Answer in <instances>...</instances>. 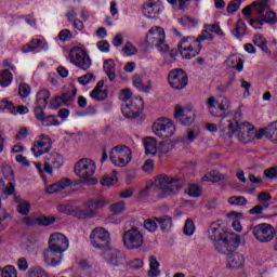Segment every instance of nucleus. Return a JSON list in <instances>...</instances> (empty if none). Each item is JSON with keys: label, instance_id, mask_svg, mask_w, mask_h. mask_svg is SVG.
Returning a JSON list of instances; mask_svg holds the SVG:
<instances>
[{"label": "nucleus", "instance_id": "obj_11", "mask_svg": "<svg viewBox=\"0 0 277 277\" xmlns=\"http://www.w3.org/2000/svg\"><path fill=\"white\" fill-rule=\"evenodd\" d=\"M239 236L232 234L217 242H214V248L219 254H233V252H235V250H237L239 247Z\"/></svg>", "mask_w": 277, "mask_h": 277}, {"label": "nucleus", "instance_id": "obj_40", "mask_svg": "<svg viewBox=\"0 0 277 277\" xmlns=\"http://www.w3.org/2000/svg\"><path fill=\"white\" fill-rule=\"evenodd\" d=\"M174 148V142L167 140L161 141L158 146V153H161V155H168L170 150Z\"/></svg>", "mask_w": 277, "mask_h": 277}, {"label": "nucleus", "instance_id": "obj_19", "mask_svg": "<svg viewBox=\"0 0 277 277\" xmlns=\"http://www.w3.org/2000/svg\"><path fill=\"white\" fill-rule=\"evenodd\" d=\"M161 13V2L159 0H148L143 4V14L146 18H157Z\"/></svg>", "mask_w": 277, "mask_h": 277}, {"label": "nucleus", "instance_id": "obj_51", "mask_svg": "<svg viewBox=\"0 0 277 277\" xmlns=\"http://www.w3.org/2000/svg\"><path fill=\"white\" fill-rule=\"evenodd\" d=\"M91 98H94L95 101H105L107 98V92L98 89H94L90 93Z\"/></svg>", "mask_w": 277, "mask_h": 277}, {"label": "nucleus", "instance_id": "obj_18", "mask_svg": "<svg viewBox=\"0 0 277 277\" xmlns=\"http://www.w3.org/2000/svg\"><path fill=\"white\" fill-rule=\"evenodd\" d=\"M208 235L211 241H214V243H217V241H221L222 239H224V237H228L233 234H229L228 232H226L219 222H212L208 229Z\"/></svg>", "mask_w": 277, "mask_h": 277}, {"label": "nucleus", "instance_id": "obj_21", "mask_svg": "<svg viewBox=\"0 0 277 277\" xmlns=\"http://www.w3.org/2000/svg\"><path fill=\"white\" fill-rule=\"evenodd\" d=\"M252 8H255L254 12L262 15L266 10H269V0L253 2L252 4L242 9V14H245V16H250V14H252Z\"/></svg>", "mask_w": 277, "mask_h": 277}, {"label": "nucleus", "instance_id": "obj_52", "mask_svg": "<svg viewBox=\"0 0 277 277\" xmlns=\"http://www.w3.org/2000/svg\"><path fill=\"white\" fill-rule=\"evenodd\" d=\"M21 98H27L31 94V88L27 83H21L18 88Z\"/></svg>", "mask_w": 277, "mask_h": 277}, {"label": "nucleus", "instance_id": "obj_3", "mask_svg": "<svg viewBox=\"0 0 277 277\" xmlns=\"http://www.w3.org/2000/svg\"><path fill=\"white\" fill-rule=\"evenodd\" d=\"M145 44L155 47L163 53L170 51V47L166 43V30L161 26H154L148 30L145 37Z\"/></svg>", "mask_w": 277, "mask_h": 277}, {"label": "nucleus", "instance_id": "obj_48", "mask_svg": "<svg viewBox=\"0 0 277 277\" xmlns=\"http://www.w3.org/2000/svg\"><path fill=\"white\" fill-rule=\"evenodd\" d=\"M57 211L65 215H75V213H77V211L72 210V206L64 203L57 205Z\"/></svg>", "mask_w": 277, "mask_h": 277}, {"label": "nucleus", "instance_id": "obj_1", "mask_svg": "<svg viewBox=\"0 0 277 277\" xmlns=\"http://www.w3.org/2000/svg\"><path fill=\"white\" fill-rule=\"evenodd\" d=\"M205 40H213V34L209 30H202L197 39H194V37L183 38L177 44V49L183 60L198 57L202 51V44H200V42H205Z\"/></svg>", "mask_w": 277, "mask_h": 277}, {"label": "nucleus", "instance_id": "obj_55", "mask_svg": "<svg viewBox=\"0 0 277 277\" xmlns=\"http://www.w3.org/2000/svg\"><path fill=\"white\" fill-rule=\"evenodd\" d=\"M144 228H146V230L149 233H155L158 228L157 222H155L153 219H147L144 221Z\"/></svg>", "mask_w": 277, "mask_h": 277}, {"label": "nucleus", "instance_id": "obj_33", "mask_svg": "<svg viewBox=\"0 0 277 277\" xmlns=\"http://www.w3.org/2000/svg\"><path fill=\"white\" fill-rule=\"evenodd\" d=\"M224 175L219 171H211L203 175L202 181L206 183H220V181H224Z\"/></svg>", "mask_w": 277, "mask_h": 277}, {"label": "nucleus", "instance_id": "obj_39", "mask_svg": "<svg viewBox=\"0 0 277 277\" xmlns=\"http://www.w3.org/2000/svg\"><path fill=\"white\" fill-rule=\"evenodd\" d=\"M116 183H118V172L117 171H113V173L110 175H105L101 180V185H104L106 187H109V185H116Z\"/></svg>", "mask_w": 277, "mask_h": 277}, {"label": "nucleus", "instance_id": "obj_64", "mask_svg": "<svg viewBox=\"0 0 277 277\" xmlns=\"http://www.w3.org/2000/svg\"><path fill=\"white\" fill-rule=\"evenodd\" d=\"M110 211L116 214L122 213L124 211V201H120V202L111 205Z\"/></svg>", "mask_w": 277, "mask_h": 277}, {"label": "nucleus", "instance_id": "obj_7", "mask_svg": "<svg viewBox=\"0 0 277 277\" xmlns=\"http://www.w3.org/2000/svg\"><path fill=\"white\" fill-rule=\"evenodd\" d=\"M131 148L126 145H117L111 148L109 159L117 168H124L131 163Z\"/></svg>", "mask_w": 277, "mask_h": 277}, {"label": "nucleus", "instance_id": "obj_6", "mask_svg": "<svg viewBox=\"0 0 277 277\" xmlns=\"http://www.w3.org/2000/svg\"><path fill=\"white\" fill-rule=\"evenodd\" d=\"M109 205V200L105 198L100 199H89L85 202V210L77 209L75 212V216L78 217V220H88L92 217H96L98 215V210L105 209Z\"/></svg>", "mask_w": 277, "mask_h": 277}, {"label": "nucleus", "instance_id": "obj_26", "mask_svg": "<svg viewBox=\"0 0 277 277\" xmlns=\"http://www.w3.org/2000/svg\"><path fill=\"white\" fill-rule=\"evenodd\" d=\"M243 255L234 254L227 259V267L229 269H239L243 265Z\"/></svg>", "mask_w": 277, "mask_h": 277}, {"label": "nucleus", "instance_id": "obj_61", "mask_svg": "<svg viewBox=\"0 0 277 277\" xmlns=\"http://www.w3.org/2000/svg\"><path fill=\"white\" fill-rule=\"evenodd\" d=\"M134 88H137L138 90H144L145 92H148V88L144 89V84L142 83V76L134 75L132 78Z\"/></svg>", "mask_w": 277, "mask_h": 277}, {"label": "nucleus", "instance_id": "obj_32", "mask_svg": "<svg viewBox=\"0 0 277 277\" xmlns=\"http://www.w3.org/2000/svg\"><path fill=\"white\" fill-rule=\"evenodd\" d=\"M160 274H161V271H159V262L157 261V258L155 255L149 256L148 276L149 277H157Z\"/></svg>", "mask_w": 277, "mask_h": 277}, {"label": "nucleus", "instance_id": "obj_35", "mask_svg": "<svg viewBox=\"0 0 277 277\" xmlns=\"http://www.w3.org/2000/svg\"><path fill=\"white\" fill-rule=\"evenodd\" d=\"M42 45V39H32L29 43L22 48L23 53H31Z\"/></svg>", "mask_w": 277, "mask_h": 277}, {"label": "nucleus", "instance_id": "obj_41", "mask_svg": "<svg viewBox=\"0 0 277 277\" xmlns=\"http://www.w3.org/2000/svg\"><path fill=\"white\" fill-rule=\"evenodd\" d=\"M233 83H235V77H230L227 82L217 84L215 87V92L219 94H226V92L230 90V85H233Z\"/></svg>", "mask_w": 277, "mask_h": 277}, {"label": "nucleus", "instance_id": "obj_24", "mask_svg": "<svg viewBox=\"0 0 277 277\" xmlns=\"http://www.w3.org/2000/svg\"><path fill=\"white\" fill-rule=\"evenodd\" d=\"M143 144L145 147L146 155L155 156L159 151V148H157V140H155L150 136L145 137L143 141Z\"/></svg>", "mask_w": 277, "mask_h": 277}, {"label": "nucleus", "instance_id": "obj_29", "mask_svg": "<svg viewBox=\"0 0 277 277\" xmlns=\"http://www.w3.org/2000/svg\"><path fill=\"white\" fill-rule=\"evenodd\" d=\"M104 70L109 81H114V79H116V63H114V60H107L104 62Z\"/></svg>", "mask_w": 277, "mask_h": 277}, {"label": "nucleus", "instance_id": "obj_31", "mask_svg": "<svg viewBox=\"0 0 277 277\" xmlns=\"http://www.w3.org/2000/svg\"><path fill=\"white\" fill-rule=\"evenodd\" d=\"M49 98H51V92L43 89L37 93V105L40 107H47L49 105Z\"/></svg>", "mask_w": 277, "mask_h": 277}, {"label": "nucleus", "instance_id": "obj_10", "mask_svg": "<svg viewBox=\"0 0 277 277\" xmlns=\"http://www.w3.org/2000/svg\"><path fill=\"white\" fill-rule=\"evenodd\" d=\"M252 235L260 243H269L276 237V229L267 223H261L251 227Z\"/></svg>", "mask_w": 277, "mask_h": 277}, {"label": "nucleus", "instance_id": "obj_42", "mask_svg": "<svg viewBox=\"0 0 277 277\" xmlns=\"http://www.w3.org/2000/svg\"><path fill=\"white\" fill-rule=\"evenodd\" d=\"M63 101L65 105L68 106L71 103H75V97L77 96V91L75 89H70L62 94Z\"/></svg>", "mask_w": 277, "mask_h": 277}, {"label": "nucleus", "instance_id": "obj_9", "mask_svg": "<svg viewBox=\"0 0 277 277\" xmlns=\"http://www.w3.org/2000/svg\"><path fill=\"white\" fill-rule=\"evenodd\" d=\"M91 246L97 250H107L111 241L109 232L103 227H95L90 235Z\"/></svg>", "mask_w": 277, "mask_h": 277}, {"label": "nucleus", "instance_id": "obj_25", "mask_svg": "<svg viewBox=\"0 0 277 277\" xmlns=\"http://www.w3.org/2000/svg\"><path fill=\"white\" fill-rule=\"evenodd\" d=\"M16 189L14 188V183L9 182V184L5 187V184L3 181L0 180V199L5 200L8 196H12L15 194ZM0 207H1V201H0Z\"/></svg>", "mask_w": 277, "mask_h": 277}, {"label": "nucleus", "instance_id": "obj_14", "mask_svg": "<svg viewBox=\"0 0 277 277\" xmlns=\"http://www.w3.org/2000/svg\"><path fill=\"white\" fill-rule=\"evenodd\" d=\"M169 85L173 90H184L189 83V78L183 69H173L168 75Z\"/></svg>", "mask_w": 277, "mask_h": 277}, {"label": "nucleus", "instance_id": "obj_38", "mask_svg": "<svg viewBox=\"0 0 277 277\" xmlns=\"http://www.w3.org/2000/svg\"><path fill=\"white\" fill-rule=\"evenodd\" d=\"M12 72L10 71V69H4L0 72V85L2 88H8V85H10V83H12Z\"/></svg>", "mask_w": 277, "mask_h": 277}, {"label": "nucleus", "instance_id": "obj_46", "mask_svg": "<svg viewBox=\"0 0 277 277\" xmlns=\"http://www.w3.org/2000/svg\"><path fill=\"white\" fill-rule=\"evenodd\" d=\"M195 232L196 225L194 224V221H192V219H187L184 225V235L192 237V235H194Z\"/></svg>", "mask_w": 277, "mask_h": 277}, {"label": "nucleus", "instance_id": "obj_15", "mask_svg": "<svg viewBox=\"0 0 277 277\" xmlns=\"http://www.w3.org/2000/svg\"><path fill=\"white\" fill-rule=\"evenodd\" d=\"M51 148H53V142L51 141V137L41 134L39 136V141L34 143L31 153H34L35 157H40L41 155H47Z\"/></svg>", "mask_w": 277, "mask_h": 277}, {"label": "nucleus", "instance_id": "obj_60", "mask_svg": "<svg viewBox=\"0 0 277 277\" xmlns=\"http://www.w3.org/2000/svg\"><path fill=\"white\" fill-rule=\"evenodd\" d=\"M62 105H66V102H64V97L56 96L50 102V106L52 109H57L58 107H62Z\"/></svg>", "mask_w": 277, "mask_h": 277}, {"label": "nucleus", "instance_id": "obj_43", "mask_svg": "<svg viewBox=\"0 0 277 277\" xmlns=\"http://www.w3.org/2000/svg\"><path fill=\"white\" fill-rule=\"evenodd\" d=\"M122 52L126 55H128L129 57H131L132 55L137 54V48H135V45H133V43H131V41H127L122 48Z\"/></svg>", "mask_w": 277, "mask_h": 277}, {"label": "nucleus", "instance_id": "obj_22", "mask_svg": "<svg viewBox=\"0 0 277 277\" xmlns=\"http://www.w3.org/2000/svg\"><path fill=\"white\" fill-rule=\"evenodd\" d=\"M107 253V262L109 265H113L114 267L118 265H122L124 263V254L121 253L118 249H108L106 251Z\"/></svg>", "mask_w": 277, "mask_h": 277}, {"label": "nucleus", "instance_id": "obj_4", "mask_svg": "<svg viewBox=\"0 0 277 277\" xmlns=\"http://www.w3.org/2000/svg\"><path fill=\"white\" fill-rule=\"evenodd\" d=\"M227 129L243 144H248L254 140V126L250 123H239L236 120H229Z\"/></svg>", "mask_w": 277, "mask_h": 277}, {"label": "nucleus", "instance_id": "obj_45", "mask_svg": "<svg viewBox=\"0 0 277 277\" xmlns=\"http://www.w3.org/2000/svg\"><path fill=\"white\" fill-rule=\"evenodd\" d=\"M31 209V205L27 201H19L17 205V213L21 215H29V211Z\"/></svg>", "mask_w": 277, "mask_h": 277}, {"label": "nucleus", "instance_id": "obj_47", "mask_svg": "<svg viewBox=\"0 0 277 277\" xmlns=\"http://www.w3.org/2000/svg\"><path fill=\"white\" fill-rule=\"evenodd\" d=\"M41 122L43 127H60V120L55 119V116L53 115L43 117V120Z\"/></svg>", "mask_w": 277, "mask_h": 277}, {"label": "nucleus", "instance_id": "obj_13", "mask_svg": "<svg viewBox=\"0 0 277 277\" xmlns=\"http://www.w3.org/2000/svg\"><path fill=\"white\" fill-rule=\"evenodd\" d=\"M71 64L81 70H88L92 66V60L81 48H74L69 52Z\"/></svg>", "mask_w": 277, "mask_h": 277}, {"label": "nucleus", "instance_id": "obj_34", "mask_svg": "<svg viewBox=\"0 0 277 277\" xmlns=\"http://www.w3.org/2000/svg\"><path fill=\"white\" fill-rule=\"evenodd\" d=\"M253 44L261 48L264 53L269 54V48H267V40L265 39V37H263V35H254Z\"/></svg>", "mask_w": 277, "mask_h": 277}, {"label": "nucleus", "instance_id": "obj_23", "mask_svg": "<svg viewBox=\"0 0 277 277\" xmlns=\"http://www.w3.org/2000/svg\"><path fill=\"white\" fill-rule=\"evenodd\" d=\"M72 185V182L68 177H64L61 181L51 184L45 188L47 194H57V192H64L66 187H70Z\"/></svg>", "mask_w": 277, "mask_h": 277}, {"label": "nucleus", "instance_id": "obj_12", "mask_svg": "<svg viewBox=\"0 0 277 277\" xmlns=\"http://www.w3.org/2000/svg\"><path fill=\"white\" fill-rule=\"evenodd\" d=\"M174 123L169 118H160L153 124V132L161 140H168L174 135Z\"/></svg>", "mask_w": 277, "mask_h": 277}, {"label": "nucleus", "instance_id": "obj_20", "mask_svg": "<svg viewBox=\"0 0 277 277\" xmlns=\"http://www.w3.org/2000/svg\"><path fill=\"white\" fill-rule=\"evenodd\" d=\"M63 256L64 253L52 248H48L43 251L44 263H47V265H51L52 267H57V265L62 263Z\"/></svg>", "mask_w": 277, "mask_h": 277}, {"label": "nucleus", "instance_id": "obj_17", "mask_svg": "<svg viewBox=\"0 0 277 277\" xmlns=\"http://www.w3.org/2000/svg\"><path fill=\"white\" fill-rule=\"evenodd\" d=\"M144 109V101L142 98H134L122 108V114L126 118H138Z\"/></svg>", "mask_w": 277, "mask_h": 277}, {"label": "nucleus", "instance_id": "obj_36", "mask_svg": "<svg viewBox=\"0 0 277 277\" xmlns=\"http://www.w3.org/2000/svg\"><path fill=\"white\" fill-rule=\"evenodd\" d=\"M266 137L271 140L274 144H277V121L271 123L266 128Z\"/></svg>", "mask_w": 277, "mask_h": 277}, {"label": "nucleus", "instance_id": "obj_16", "mask_svg": "<svg viewBox=\"0 0 277 277\" xmlns=\"http://www.w3.org/2000/svg\"><path fill=\"white\" fill-rule=\"evenodd\" d=\"M49 248L52 250H56L61 253L66 252L68 250V238L64 236L62 233H54L49 238Z\"/></svg>", "mask_w": 277, "mask_h": 277}, {"label": "nucleus", "instance_id": "obj_5", "mask_svg": "<svg viewBox=\"0 0 277 277\" xmlns=\"http://www.w3.org/2000/svg\"><path fill=\"white\" fill-rule=\"evenodd\" d=\"M95 172L96 164L94 163V160L90 158H82L75 166V173L82 179L87 185H94V183H96V181L92 179Z\"/></svg>", "mask_w": 277, "mask_h": 277}, {"label": "nucleus", "instance_id": "obj_59", "mask_svg": "<svg viewBox=\"0 0 277 277\" xmlns=\"http://www.w3.org/2000/svg\"><path fill=\"white\" fill-rule=\"evenodd\" d=\"M262 21H264L265 23H269L271 25L276 24V13H274V11H267L262 17Z\"/></svg>", "mask_w": 277, "mask_h": 277}, {"label": "nucleus", "instance_id": "obj_8", "mask_svg": "<svg viewBox=\"0 0 277 277\" xmlns=\"http://www.w3.org/2000/svg\"><path fill=\"white\" fill-rule=\"evenodd\" d=\"M122 239L127 250H138L141 246H144V234H142L137 227H132L126 230Z\"/></svg>", "mask_w": 277, "mask_h": 277}, {"label": "nucleus", "instance_id": "obj_58", "mask_svg": "<svg viewBox=\"0 0 277 277\" xmlns=\"http://www.w3.org/2000/svg\"><path fill=\"white\" fill-rule=\"evenodd\" d=\"M2 277H18L16 268L12 265H8L3 268Z\"/></svg>", "mask_w": 277, "mask_h": 277}, {"label": "nucleus", "instance_id": "obj_63", "mask_svg": "<svg viewBox=\"0 0 277 277\" xmlns=\"http://www.w3.org/2000/svg\"><path fill=\"white\" fill-rule=\"evenodd\" d=\"M94 79V74H85L83 76H80L78 78V83H80V85H88V83H90V81Z\"/></svg>", "mask_w": 277, "mask_h": 277}, {"label": "nucleus", "instance_id": "obj_2", "mask_svg": "<svg viewBox=\"0 0 277 277\" xmlns=\"http://www.w3.org/2000/svg\"><path fill=\"white\" fill-rule=\"evenodd\" d=\"M155 187L162 192L163 196H175L183 187V181L177 176L160 174L155 181Z\"/></svg>", "mask_w": 277, "mask_h": 277}, {"label": "nucleus", "instance_id": "obj_57", "mask_svg": "<svg viewBox=\"0 0 277 277\" xmlns=\"http://www.w3.org/2000/svg\"><path fill=\"white\" fill-rule=\"evenodd\" d=\"M45 108H47V106L37 105L34 109V114H35L37 120H39L40 122H42L45 118V116H44V109Z\"/></svg>", "mask_w": 277, "mask_h": 277}, {"label": "nucleus", "instance_id": "obj_54", "mask_svg": "<svg viewBox=\"0 0 277 277\" xmlns=\"http://www.w3.org/2000/svg\"><path fill=\"white\" fill-rule=\"evenodd\" d=\"M37 221L39 224V226H51V224H53L55 222V217L53 216H41V217H37Z\"/></svg>", "mask_w": 277, "mask_h": 277}, {"label": "nucleus", "instance_id": "obj_27", "mask_svg": "<svg viewBox=\"0 0 277 277\" xmlns=\"http://www.w3.org/2000/svg\"><path fill=\"white\" fill-rule=\"evenodd\" d=\"M154 220L160 224V229L162 233H170V228H172V217L169 215H163L160 217H155Z\"/></svg>", "mask_w": 277, "mask_h": 277}, {"label": "nucleus", "instance_id": "obj_49", "mask_svg": "<svg viewBox=\"0 0 277 277\" xmlns=\"http://www.w3.org/2000/svg\"><path fill=\"white\" fill-rule=\"evenodd\" d=\"M269 207V203L258 205L249 210V215H263V211Z\"/></svg>", "mask_w": 277, "mask_h": 277}, {"label": "nucleus", "instance_id": "obj_28", "mask_svg": "<svg viewBox=\"0 0 277 277\" xmlns=\"http://www.w3.org/2000/svg\"><path fill=\"white\" fill-rule=\"evenodd\" d=\"M45 161L52 166V168L60 169L64 166V157L62 155L54 153L45 158Z\"/></svg>", "mask_w": 277, "mask_h": 277}, {"label": "nucleus", "instance_id": "obj_37", "mask_svg": "<svg viewBox=\"0 0 277 277\" xmlns=\"http://www.w3.org/2000/svg\"><path fill=\"white\" fill-rule=\"evenodd\" d=\"M227 202L233 207H246L248 205V199L243 196H230L227 199Z\"/></svg>", "mask_w": 277, "mask_h": 277}, {"label": "nucleus", "instance_id": "obj_56", "mask_svg": "<svg viewBox=\"0 0 277 277\" xmlns=\"http://www.w3.org/2000/svg\"><path fill=\"white\" fill-rule=\"evenodd\" d=\"M239 8H241V0H234L228 3L227 12H228V14H235V12H237V10H239Z\"/></svg>", "mask_w": 277, "mask_h": 277}, {"label": "nucleus", "instance_id": "obj_62", "mask_svg": "<svg viewBox=\"0 0 277 277\" xmlns=\"http://www.w3.org/2000/svg\"><path fill=\"white\" fill-rule=\"evenodd\" d=\"M58 39L62 40V42H68V40H72V32L68 29H63L58 34Z\"/></svg>", "mask_w": 277, "mask_h": 277}, {"label": "nucleus", "instance_id": "obj_53", "mask_svg": "<svg viewBox=\"0 0 277 277\" xmlns=\"http://www.w3.org/2000/svg\"><path fill=\"white\" fill-rule=\"evenodd\" d=\"M201 194H202V190L200 189V186L196 184L188 186V196H192L193 198H200Z\"/></svg>", "mask_w": 277, "mask_h": 277}, {"label": "nucleus", "instance_id": "obj_50", "mask_svg": "<svg viewBox=\"0 0 277 277\" xmlns=\"http://www.w3.org/2000/svg\"><path fill=\"white\" fill-rule=\"evenodd\" d=\"M28 277H49V274L40 267H31L28 272Z\"/></svg>", "mask_w": 277, "mask_h": 277}, {"label": "nucleus", "instance_id": "obj_30", "mask_svg": "<svg viewBox=\"0 0 277 277\" xmlns=\"http://www.w3.org/2000/svg\"><path fill=\"white\" fill-rule=\"evenodd\" d=\"M247 29L248 26H246V22L240 18L236 23V27L233 29L232 34L235 38H243V36H246Z\"/></svg>", "mask_w": 277, "mask_h": 277}, {"label": "nucleus", "instance_id": "obj_44", "mask_svg": "<svg viewBox=\"0 0 277 277\" xmlns=\"http://www.w3.org/2000/svg\"><path fill=\"white\" fill-rule=\"evenodd\" d=\"M171 3L174 10H187V3L192 0H167Z\"/></svg>", "mask_w": 277, "mask_h": 277}]
</instances>
